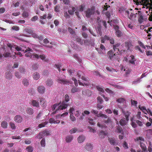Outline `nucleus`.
<instances>
[{"instance_id": "obj_1", "label": "nucleus", "mask_w": 152, "mask_h": 152, "mask_svg": "<svg viewBox=\"0 0 152 152\" xmlns=\"http://www.w3.org/2000/svg\"><path fill=\"white\" fill-rule=\"evenodd\" d=\"M65 101H64L61 103V105L58 107L57 110H63L66 108L68 106V104L66 102H68L69 100V96L68 94H66L65 96Z\"/></svg>"}, {"instance_id": "obj_2", "label": "nucleus", "mask_w": 152, "mask_h": 152, "mask_svg": "<svg viewBox=\"0 0 152 152\" xmlns=\"http://www.w3.org/2000/svg\"><path fill=\"white\" fill-rule=\"evenodd\" d=\"M84 74L83 73L80 71H78L77 73V75L78 76V77L80 78L81 77V79L86 82V83H84V84L86 86H88L89 84L90 83L88 80V78L83 76Z\"/></svg>"}, {"instance_id": "obj_3", "label": "nucleus", "mask_w": 152, "mask_h": 152, "mask_svg": "<svg viewBox=\"0 0 152 152\" xmlns=\"http://www.w3.org/2000/svg\"><path fill=\"white\" fill-rule=\"evenodd\" d=\"M64 77H58L57 79V81L60 84H63L64 85H67L70 83V82L69 80L65 79V76H64Z\"/></svg>"}, {"instance_id": "obj_4", "label": "nucleus", "mask_w": 152, "mask_h": 152, "mask_svg": "<svg viewBox=\"0 0 152 152\" xmlns=\"http://www.w3.org/2000/svg\"><path fill=\"white\" fill-rule=\"evenodd\" d=\"M86 14V16L87 18H89L91 16L94 14L95 10L94 9L88 8L86 11L85 12Z\"/></svg>"}, {"instance_id": "obj_5", "label": "nucleus", "mask_w": 152, "mask_h": 152, "mask_svg": "<svg viewBox=\"0 0 152 152\" xmlns=\"http://www.w3.org/2000/svg\"><path fill=\"white\" fill-rule=\"evenodd\" d=\"M44 133H46V136H48L50 135V132L49 131L45 130L41 132H40L38 135L35 137V138H36L41 139L43 137V136L44 135L43 134Z\"/></svg>"}, {"instance_id": "obj_6", "label": "nucleus", "mask_w": 152, "mask_h": 152, "mask_svg": "<svg viewBox=\"0 0 152 152\" xmlns=\"http://www.w3.org/2000/svg\"><path fill=\"white\" fill-rule=\"evenodd\" d=\"M113 28L115 31L116 35L118 37H120L123 35L122 33L119 30L118 26L115 25H113Z\"/></svg>"}, {"instance_id": "obj_7", "label": "nucleus", "mask_w": 152, "mask_h": 152, "mask_svg": "<svg viewBox=\"0 0 152 152\" xmlns=\"http://www.w3.org/2000/svg\"><path fill=\"white\" fill-rule=\"evenodd\" d=\"M104 122L106 123L107 125H109V127L111 128L113 127L114 125L113 123L111 121V119L110 118H108L107 120H104Z\"/></svg>"}, {"instance_id": "obj_8", "label": "nucleus", "mask_w": 152, "mask_h": 152, "mask_svg": "<svg viewBox=\"0 0 152 152\" xmlns=\"http://www.w3.org/2000/svg\"><path fill=\"white\" fill-rule=\"evenodd\" d=\"M45 90V87L42 85H40L37 88V90L38 92L41 94L44 93Z\"/></svg>"}, {"instance_id": "obj_9", "label": "nucleus", "mask_w": 152, "mask_h": 152, "mask_svg": "<svg viewBox=\"0 0 152 152\" xmlns=\"http://www.w3.org/2000/svg\"><path fill=\"white\" fill-rule=\"evenodd\" d=\"M23 118L20 115L15 116L14 118V121L17 123H21L23 121Z\"/></svg>"}, {"instance_id": "obj_10", "label": "nucleus", "mask_w": 152, "mask_h": 152, "mask_svg": "<svg viewBox=\"0 0 152 152\" xmlns=\"http://www.w3.org/2000/svg\"><path fill=\"white\" fill-rule=\"evenodd\" d=\"M108 140L111 145H116L117 143L116 140L114 137L109 138Z\"/></svg>"}, {"instance_id": "obj_11", "label": "nucleus", "mask_w": 152, "mask_h": 152, "mask_svg": "<svg viewBox=\"0 0 152 152\" xmlns=\"http://www.w3.org/2000/svg\"><path fill=\"white\" fill-rule=\"evenodd\" d=\"M5 76L7 79L10 80L12 78V75L11 72H7L5 73Z\"/></svg>"}, {"instance_id": "obj_12", "label": "nucleus", "mask_w": 152, "mask_h": 152, "mask_svg": "<svg viewBox=\"0 0 152 152\" xmlns=\"http://www.w3.org/2000/svg\"><path fill=\"white\" fill-rule=\"evenodd\" d=\"M82 93L83 94L88 96H90L91 94V93L90 91L88 89L83 91Z\"/></svg>"}, {"instance_id": "obj_13", "label": "nucleus", "mask_w": 152, "mask_h": 152, "mask_svg": "<svg viewBox=\"0 0 152 152\" xmlns=\"http://www.w3.org/2000/svg\"><path fill=\"white\" fill-rule=\"evenodd\" d=\"M32 76L33 79L35 80H38L40 77L39 74L37 72L34 73Z\"/></svg>"}, {"instance_id": "obj_14", "label": "nucleus", "mask_w": 152, "mask_h": 152, "mask_svg": "<svg viewBox=\"0 0 152 152\" xmlns=\"http://www.w3.org/2000/svg\"><path fill=\"white\" fill-rule=\"evenodd\" d=\"M73 139V136L71 135L67 136L65 138L66 141L67 143H69L71 142Z\"/></svg>"}, {"instance_id": "obj_15", "label": "nucleus", "mask_w": 152, "mask_h": 152, "mask_svg": "<svg viewBox=\"0 0 152 152\" xmlns=\"http://www.w3.org/2000/svg\"><path fill=\"white\" fill-rule=\"evenodd\" d=\"M26 111L28 114L30 115H32L34 113V110L30 107L27 108Z\"/></svg>"}, {"instance_id": "obj_16", "label": "nucleus", "mask_w": 152, "mask_h": 152, "mask_svg": "<svg viewBox=\"0 0 152 152\" xmlns=\"http://www.w3.org/2000/svg\"><path fill=\"white\" fill-rule=\"evenodd\" d=\"M85 139V137L84 136H80L77 138L78 142L79 143H81L84 141Z\"/></svg>"}, {"instance_id": "obj_17", "label": "nucleus", "mask_w": 152, "mask_h": 152, "mask_svg": "<svg viewBox=\"0 0 152 152\" xmlns=\"http://www.w3.org/2000/svg\"><path fill=\"white\" fill-rule=\"evenodd\" d=\"M128 121L125 118H123L121 119L119 121L120 124L122 126H124L126 124L127 122Z\"/></svg>"}, {"instance_id": "obj_18", "label": "nucleus", "mask_w": 152, "mask_h": 152, "mask_svg": "<svg viewBox=\"0 0 152 152\" xmlns=\"http://www.w3.org/2000/svg\"><path fill=\"white\" fill-rule=\"evenodd\" d=\"M107 135V133L103 131H101L99 134V136L100 138H104Z\"/></svg>"}, {"instance_id": "obj_19", "label": "nucleus", "mask_w": 152, "mask_h": 152, "mask_svg": "<svg viewBox=\"0 0 152 152\" xmlns=\"http://www.w3.org/2000/svg\"><path fill=\"white\" fill-rule=\"evenodd\" d=\"M46 85L50 87L53 84V81L52 79H48L45 82Z\"/></svg>"}, {"instance_id": "obj_20", "label": "nucleus", "mask_w": 152, "mask_h": 152, "mask_svg": "<svg viewBox=\"0 0 152 152\" xmlns=\"http://www.w3.org/2000/svg\"><path fill=\"white\" fill-rule=\"evenodd\" d=\"M132 46L131 42H125V46L127 50H130V48Z\"/></svg>"}, {"instance_id": "obj_21", "label": "nucleus", "mask_w": 152, "mask_h": 152, "mask_svg": "<svg viewBox=\"0 0 152 152\" xmlns=\"http://www.w3.org/2000/svg\"><path fill=\"white\" fill-rule=\"evenodd\" d=\"M32 105L34 107H39V104L38 102L36 100H31Z\"/></svg>"}, {"instance_id": "obj_22", "label": "nucleus", "mask_w": 152, "mask_h": 152, "mask_svg": "<svg viewBox=\"0 0 152 152\" xmlns=\"http://www.w3.org/2000/svg\"><path fill=\"white\" fill-rule=\"evenodd\" d=\"M85 148L86 150L89 151L92 149V146L90 143H87L85 146Z\"/></svg>"}, {"instance_id": "obj_23", "label": "nucleus", "mask_w": 152, "mask_h": 152, "mask_svg": "<svg viewBox=\"0 0 152 152\" xmlns=\"http://www.w3.org/2000/svg\"><path fill=\"white\" fill-rule=\"evenodd\" d=\"M39 102L42 106L43 107L45 108V107L46 105V101L44 99L42 98L40 99Z\"/></svg>"}, {"instance_id": "obj_24", "label": "nucleus", "mask_w": 152, "mask_h": 152, "mask_svg": "<svg viewBox=\"0 0 152 152\" xmlns=\"http://www.w3.org/2000/svg\"><path fill=\"white\" fill-rule=\"evenodd\" d=\"M108 54L109 55V58L111 60H114L113 58L114 57V56H115V54H114L113 55V52L112 51H110L108 52Z\"/></svg>"}, {"instance_id": "obj_25", "label": "nucleus", "mask_w": 152, "mask_h": 152, "mask_svg": "<svg viewBox=\"0 0 152 152\" xmlns=\"http://www.w3.org/2000/svg\"><path fill=\"white\" fill-rule=\"evenodd\" d=\"M7 123L6 121H3L1 123V126L4 129H6L7 128Z\"/></svg>"}, {"instance_id": "obj_26", "label": "nucleus", "mask_w": 152, "mask_h": 152, "mask_svg": "<svg viewBox=\"0 0 152 152\" xmlns=\"http://www.w3.org/2000/svg\"><path fill=\"white\" fill-rule=\"evenodd\" d=\"M80 91V89L78 88L75 87H73L71 89V92L72 93H74L76 92Z\"/></svg>"}, {"instance_id": "obj_27", "label": "nucleus", "mask_w": 152, "mask_h": 152, "mask_svg": "<svg viewBox=\"0 0 152 152\" xmlns=\"http://www.w3.org/2000/svg\"><path fill=\"white\" fill-rule=\"evenodd\" d=\"M146 18H144L142 15H140L139 16V18L138 19V21L140 23H142L144 20H146Z\"/></svg>"}, {"instance_id": "obj_28", "label": "nucleus", "mask_w": 152, "mask_h": 152, "mask_svg": "<svg viewBox=\"0 0 152 152\" xmlns=\"http://www.w3.org/2000/svg\"><path fill=\"white\" fill-rule=\"evenodd\" d=\"M140 146L142 149V152H147V151L146 150V148L145 145L142 143H140Z\"/></svg>"}, {"instance_id": "obj_29", "label": "nucleus", "mask_w": 152, "mask_h": 152, "mask_svg": "<svg viewBox=\"0 0 152 152\" xmlns=\"http://www.w3.org/2000/svg\"><path fill=\"white\" fill-rule=\"evenodd\" d=\"M68 30L71 34L74 35H75L76 34V33L75 31L70 27L68 28Z\"/></svg>"}, {"instance_id": "obj_30", "label": "nucleus", "mask_w": 152, "mask_h": 152, "mask_svg": "<svg viewBox=\"0 0 152 152\" xmlns=\"http://www.w3.org/2000/svg\"><path fill=\"white\" fill-rule=\"evenodd\" d=\"M28 80L26 78L23 79V83L24 86H27L28 85Z\"/></svg>"}, {"instance_id": "obj_31", "label": "nucleus", "mask_w": 152, "mask_h": 152, "mask_svg": "<svg viewBox=\"0 0 152 152\" xmlns=\"http://www.w3.org/2000/svg\"><path fill=\"white\" fill-rule=\"evenodd\" d=\"M123 113L125 115V117H126V119L127 120V121H128L129 120V116L130 115V113L128 112H125L124 111H123Z\"/></svg>"}, {"instance_id": "obj_32", "label": "nucleus", "mask_w": 152, "mask_h": 152, "mask_svg": "<svg viewBox=\"0 0 152 152\" xmlns=\"http://www.w3.org/2000/svg\"><path fill=\"white\" fill-rule=\"evenodd\" d=\"M75 11V7H73L72 8V10H69L68 11V12L69 14L70 15H72L74 14V12Z\"/></svg>"}, {"instance_id": "obj_33", "label": "nucleus", "mask_w": 152, "mask_h": 152, "mask_svg": "<svg viewBox=\"0 0 152 152\" xmlns=\"http://www.w3.org/2000/svg\"><path fill=\"white\" fill-rule=\"evenodd\" d=\"M139 108L140 110H142L146 114H147L145 112H146V110H146L145 107L144 106L141 107L140 106H139Z\"/></svg>"}, {"instance_id": "obj_34", "label": "nucleus", "mask_w": 152, "mask_h": 152, "mask_svg": "<svg viewBox=\"0 0 152 152\" xmlns=\"http://www.w3.org/2000/svg\"><path fill=\"white\" fill-rule=\"evenodd\" d=\"M43 115V113L41 112H40L39 113L37 116L36 119L37 120L40 119Z\"/></svg>"}, {"instance_id": "obj_35", "label": "nucleus", "mask_w": 152, "mask_h": 152, "mask_svg": "<svg viewBox=\"0 0 152 152\" xmlns=\"http://www.w3.org/2000/svg\"><path fill=\"white\" fill-rule=\"evenodd\" d=\"M26 150L28 152H32L33 151V149L32 146H29L26 148Z\"/></svg>"}, {"instance_id": "obj_36", "label": "nucleus", "mask_w": 152, "mask_h": 152, "mask_svg": "<svg viewBox=\"0 0 152 152\" xmlns=\"http://www.w3.org/2000/svg\"><path fill=\"white\" fill-rule=\"evenodd\" d=\"M38 66L39 65L37 64H35L32 65V68L33 69L35 70L38 68Z\"/></svg>"}, {"instance_id": "obj_37", "label": "nucleus", "mask_w": 152, "mask_h": 152, "mask_svg": "<svg viewBox=\"0 0 152 152\" xmlns=\"http://www.w3.org/2000/svg\"><path fill=\"white\" fill-rule=\"evenodd\" d=\"M10 126L11 128L13 130L15 129L16 126L15 124L12 122H11L10 123Z\"/></svg>"}, {"instance_id": "obj_38", "label": "nucleus", "mask_w": 152, "mask_h": 152, "mask_svg": "<svg viewBox=\"0 0 152 152\" xmlns=\"http://www.w3.org/2000/svg\"><path fill=\"white\" fill-rule=\"evenodd\" d=\"M3 56L5 57H11V53L9 52L4 53L3 54Z\"/></svg>"}, {"instance_id": "obj_39", "label": "nucleus", "mask_w": 152, "mask_h": 152, "mask_svg": "<svg viewBox=\"0 0 152 152\" xmlns=\"http://www.w3.org/2000/svg\"><path fill=\"white\" fill-rule=\"evenodd\" d=\"M117 132L118 133H123V129L121 127L118 126L117 129Z\"/></svg>"}, {"instance_id": "obj_40", "label": "nucleus", "mask_w": 152, "mask_h": 152, "mask_svg": "<svg viewBox=\"0 0 152 152\" xmlns=\"http://www.w3.org/2000/svg\"><path fill=\"white\" fill-rule=\"evenodd\" d=\"M97 116L98 117H102L105 118H107V115L101 113H99V114H98L97 115Z\"/></svg>"}, {"instance_id": "obj_41", "label": "nucleus", "mask_w": 152, "mask_h": 152, "mask_svg": "<svg viewBox=\"0 0 152 152\" xmlns=\"http://www.w3.org/2000/svg\"><path fill=\"white\" fill-rule=\"evenodd\" d=\"M47 122H45L44 123H42L41 124H39L38 127L39 128H42L44 127L45 125H46L48 124Z\"/></svg>"}, {"instance_id": "obj_42", "label": "nucleus", "mask_w": 152, "mask_h": 152, "mask_svg": "<svg viewBox=\"0 0 152 152\" xmlns=\"http://www.w3.org/2000/svg\"><path fill=\"white\" fill-rule=\"evenodd\" d=\"M19 70L20 72L23 74H25L26 72L25 69L24 68H23L22 67H21L19 68Z\"/></svg>"}, {"instance_id": "obj_43", "label": "nucleus", "mask_w": 152, "mask_h": 152, "mask_svg": "<svg viewBox=\"0 0 152 152\" xmlns=\"http://www.w3.org/2000/svg\"><path fill=\"white\" fill-rule=\"evenodd\" d=\"M149 0H145V6L146 7H148V5L149 6H152V3H150L149 2Z\"/></svg>"}, {"instance_id": "obj_44", "label": "nucleus", "mask_w": 152, "mask_h": 152, "mask_svg": "<svg viewBox=\"0 0 152 152\" xmlns=\"http://www.w3.org/2000/svg\"><path fill=\"white\" fill-rule=\"evenodd\" d=\"M106 69L107 70L109 71H110V72H117V71L115 69H114L112 68H110L108 67H106Z\"/></svg>"}, {"instance_id": "obj_45", "label": "nucleus", "mask_w": 152, "mask_h": 152, "mask_svg": "<svg viewBox=\"0 0 152 152\" xmlns=\"http://www.w3.org/2000/svg\"><path fill=\"white\" fill-rule=\"evenodd\" d=\"M41 145L42 146L44 147L45 145V139L43 138L40 142Z\"/></svg>"}, {"instance_id": "obj_46", "label": "nucleus", "mask_w": 152, "mask_h": 152, "mask_svg": "<svg viewBox=\"0 0 152 152\" xmlns=\"http://www.w3.org/2000/svg\"><path fill=\"white\" fill-rule=\"evenodd\" d=\"M24 30L26 32L29 34H31L33 32L32 30L29 28H26Z\"/></svg>"}, {"instance_id": "obj_47", "label": "nucleus", "mask_w": 152, "mask_h": 152, "mask_svg": "<svg viewBox=\"0 0 152 152\" xmlns=\"http://www.w3.org/2000/svg\"><path fill=\"white\" fill-rule=\"evenodd\" d=\"M97 100H98V102L99 104H102L103 102V100L102 99V98L99 97V96L97 98Z\"/></svg>"}, {"instance_id": "obj_48", "label": "nucleus", "mask_w": 152, "mask_h": 152, "mask_svg": "<svg viewBox=\"0 0 152 152\" xmlns=\"http://www.w3.org/2000/svg\"><path fill=\"white\" fill-rule=\"evenodd\" d=\"M15 75L16 77L18 79H20L21 77V76L19 74L18 72H15Z\"/></svg>"}, {"instance_id": "obj_49", "label": "nucleus", "mask_w": 152, "mask_h": 152, "mask_svg": "<svg viewBox=\"0 0 152 152\" xmlns=\"http://www.w3.org/2000/svg\"><path fill=\"white\" fill-rule=\"evenodd\" d=\"M39 57V56L38 54L35 53H33L32 54V56H31V58H35L38 59Z\"/></svg>"}, {"instance_id": "obj_50", "label": "nucleus", "mask_w": 152, "mask_h": 152, "mask_svg": "<svg viewBox=\"0 0 152 152\" xmlns=\"http://www.w3.org/2000/svg\"><path fill=\"white\" fill-rule=\"evenodd\" d=\"M79 11L80 12H82L85 9V6L83 5H81L79 7Z\"/></svg>"}, {"instance_id": "obj_51", "label": "nucleus", "mask_w": 152, "mask_h": 152, "mask_svg": "<svg viewBox=\"0 0 152 152\" xmlns=\"http://www.w3.org/2000/svg\"><path fill=\"white\" fill-rule=\"evenodd\" d=\"M131 103L132 105H135V106H137V101L131 100Z\"/></svg>"}, {"instance_id": "obj_52", "label": "nucleus", "mask_w": 152, "mask_h": 152, "mask_svg": "<svg viewBox=\"0 0 152 152\" xmlns=\"http://www.w3.org/2000/svg\"><path fill=\"white\" fill-rule=\"evenodd\" d=\"M77 131V129L76 128H74L72 129L71 130L69 131V133L71 134L75 133Z\"/></svg>"}, {"instance_id": "obj_53", "label": "nucleus", "mask_w": 152, "mask_h": 152, "mask_svg": "<svg viewBox=\"0 0 152 152\" xmlns=\"http://www.w3.org/2000/svg\"><path fill=\"white\" fill-rule=\"evenodd\" d=\"M124 99L123 98H120L117 99L116 101L119 103H121L124 102Z\"/></svg>"}, {"instance_id": "obj_54", "label": "nucleus", "mask_w": 152, "mask_h": 152, "mask_svg": "<svg viewBox=\"0 0 152 152\" xmlns=\"http://www.w3.org/2000/svg\"><path fill=\"white\" fill-rule=\"evenodd\" d=\"M73 57L75 58L76 59H77L78 61L80 62L81 61V60L77 56V54H74L73 55Z\"/></svg>"}, {"instance_id": "obj_55", "label": "nucleus", "mask_w": 152, "mask_h": 152, "mask_svg": "<svg viewBox=\"0 0 152 152\" xmlns=\"http://www.w3.org/2000/svg\"><path fill=\"white\" fill-rule=\"evenodd\" d=\"M90 114V112L87 110H85L82 113V115L83 116H85L86 115H88Z\"/></svg>"}, {"instance_id": "obj_56", "label": "nucleus", "mask_w": 152, "mask_h": 152, "mask_svg": "<svg viewBox=\"0 0 152 152\" xmlns=\"http://www.w3.org/2000/svg\"><path fill=\"white\" fill-rule=\"evenodd\" d=\"M28 16V13L26 11H24L23 12L22 14V16L23 17L26 18Z\"/></svg>"}, {"instance_id": "obj_57", "label": "nucleus", "mask_w": 152, "mask_h": 152, "mask_svg": "<svg viewBox=\"0 0 152 152\" xmlns=\"http://www.w3.org/2000/svg\"><path fill=\"white\" fill-rule=\"evenodd\" d=\"M70 117L71 120L72 121H74L76 120V118L73 115V113L72 114H70Z\"/></svg>"}, {"instance_id": "obj_58", "label": "nucleus", "mask_w": 152, "mask_h": 152, "mask_svg": "<svg viewBox=\"0 0 152 152\" xmlns=\"http://www.w3.org/2000/svg\"><path fill=\"white\" fill-rule=\"evenodd\" d=\"M73 80L74 81L75 85V86H78L77 81V79L75 77H73L72 78Z\"/></svg>"}, {"instance_id": "obj_59", "label": "nucleus", "mask_w": 152, "mask_h": 152, "mask_svg": "<svg viewBox=\"0 0 152 152\" xmlns=\"http://www.w3.org/2000/svg\"><path fill=\"white\" fill-rule=\"evenodd\" d=\"M54 66L57 68L58 70L59 71V72L61 71V69L60 67H61V66L60 64H55L54 65Z\"/></svg>"}, {"instance_id": "obj_60", "label": "nucleus", "mask_w": 152, "mask_h": 152, "mask_svg": "<svg viewBox=\"0 0 152 152\" xmlns=\"http://www.w3.org/2000/svg\"><path fill=\"white\" fill-rule=\"evenodd\" d=\"M133 118L131 119V121H132L131 125L133 127L135 128L137 126V125L132 120H133Z\"/></svg>"}, {"instance_id": "obj_61", "label": "nucleus", "mask_w": 152, "mask_h": 152, "mask_svg": "<svg viewBox=\"0 0 152 152\" xmlns=\"http://www.w3.org/2000/svg\"><path fill=\"white\" fill-rule=\"evenodd\" d=\"M42 75L44 76H47L48 74V72L47 70H44L42 72Z\"/></svg>"}, {"instance_id": "obj_62", "label": "nucleus", "mask_w": 152, "mask_h": 152, "mask_svg": "<svg viewBox=\"0 0 152 152\" xmlns=\"http://www.w3.org/2000/svg\"><path fill=\"white\" fill-rule=\"evenodd\" d=\"M88 128L89 129V132H92L93 133H95L96 132V131L94 129H93L91 127H88Z\"/></svg>"}, {"instance_id": "obj_63", "label": "nucleus", "mask_w": 152, "mask_h": 152, "mask_svg": "<svg viewBox=\"0 0 152 152\" xmlns=\"http://www.w3.org/2000/svg\"><path fill=\"white\" fill-rule=\"evenodd\" d=\"M63 2L65 4L68 5L70 3L69 0H62Z\"/></svg>"}, {"instance_id": "obj_64", "label": "nucleus", "mask_w": 152, "mask_h": 152, "mask_svg": "<svg viewBox=\"0 0 152 152\" xmlns=\"http://www.w3.org/2000/svg\"><path fill=\"white\" fill-rule=\"evenodd\" d=\"M32 37L34 38H37L38 37V35L37 34H36L33 32L31 34Z\"/></svg>"}]
</instances>
